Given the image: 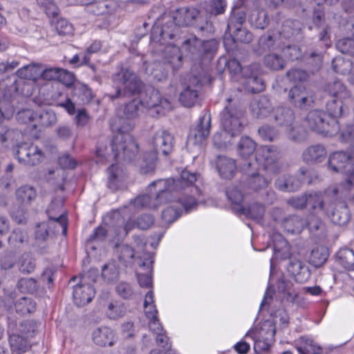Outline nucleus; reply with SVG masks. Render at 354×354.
Returning <instances> with one entry per match:
<instances>
[{"label": "nucleus", "instance_id": "1", "mask_svg": "<svg viewBox=\"0 0 354 354\" xmlns=\"http://www.w3.org/2000/svg\"><path fill=\"white\" fill-rule=\"evenodd\" d=\"M349 100L333 99L327 102L326 111L313 110L308 112L306 121L308 128L323 136L332 137L339 133L342 142H348L354 138V124L341 129L338 118H340Z\"/></svg>", "mask_w": 354, "mask_h": 354}, {"label": "nucleus", "instance_id": "2", "mask_svg": "<svg viewBox=\"0 0 354 354\" xmlns=\"http://www.w3.org/2000/svg\"><path fill=\"white\" fill-rule=\"evenodd\" d=\"M279 151L274 146H261L255 152L254 163L248 162L243 170L247 172L246 187L257 192L266 189L272 180V175L278 174Z\"/></svg>", "mask_w": 354, "mask_h": 354}, {"label": "nucleus", "instance_id": "3", "mask_svg": "<svg viewBox=\"0 0 354 354\" xmlns=\"http://www.w3.org/2000/svg\"><path fill=\"white\" fill-rule=\"evenodd\" d=\"M199 176L196 172H191L184 169L177 179L167 178L158 179L152 182L148 186V190L151 194H156L155 203L153 204L152 198L149 194H142L137 196L133 201V205L136 208L156 209L160 205L166 203L169 201L171 192H179L189 187L195 183Z\"/></svg>", "mask_w": 354, "mask_h": 354}, {"label": "nucleus", "instance_id": "4", "mask_svg": "<svg viewBox=\"0 0 354 354\" xmlns=\"http://www.w3.org/2000/svg\"><path fill=\"white\" fill-rule=\"evenodd\" d=\"M220 122L222 129L231 137L239 136L244 129V111L231 96L220 113Z\"/></svg>", "mask_w": 354, "mask_h": 354}, {"label": "nucleus", "instance_id": "5", "mask_svg": "<svg viewBox=\"0 0 354 354\" xmlns=\"http://www.w3.org/2000/svg\"><path fill=\"white\" fill-rule=\"evenodd\" d=\"M187 189H189L190 192H194L198 195L201 194L200 189L194 185V183L192 186L179 192H171L169 199L174 194L175 197L177 198V202L180 204L181 207H175L174 205H170L162 210V218L166 223H172L176 221L181 216L183 209L187 213L197 207L198 201L196 196L188 194L187 192Z\"/></svg>", "mask_w": 354, "mask_h": 354}, {"label": "nucleus", "instance_id": "6", "mask_svg": "<svg viewBox=\"0 0 354 354\" xmlns=\"http://www.w3.org/2000/svg\"><path fill=\"white\" fill-rule=\"evenodd\" d=\"M306 208L312 214H321L324 216L330 218L331 221L342 225L347 223L348 218L346 214L344 217L339 215L337 212L334 211V206L332 203H326L324 194L320 192H313L307 193Z\"/></svg>", "mask_w": 354, "mask_h": 354}, {"label": "nucleus", "instance_id": "7", "mask_svg": "<svg viewBox=\"0 0 354 354\" xmlns=\"http://www.w3.org/2000/svg\"><path fill=\"white\" fill-rule=\"evenodd\" d=\"M328 167L335 172L344 173L347 178L341 185L347 190L354 186V164L351 160V155L346 151H337L330 154L328 160Z\"/></svg>", "mask_w": 354, "mask_h": 354}, {"label": "nucleus", "instance_id": "8", "mask_svg": "<svg viewBox=\"0 0 354 354\" xmlns=\"http://www.w3.org/2000/svg\"><path fill=\"white\" fill-rule=\"evenodd\" d=\"M111 146L114 160H130L138 151V145L135 139L129 133L120 131L113 137Z\"/></svg>", "mask_w": 354, "mask_h": 354}, {"label": "nucleus", "instance_id": "9", "mask_svg": "<svg viewBox=\"0 0 354 354\" xmlns=\"http://www.w3.org/2000/svg\"><path fill=\"white\" fill-rule=\"evenodd\" d=\"M142 107L148 110L156 109L157 115L163 114L165 109L169 108L170 102L162 98L160 91L151 86L145 87L138 100Z\"/></svg>", "mask_w": 354, "mask_h": 354}, {"label": "nucleus", "instance_id": "10", "mask_svg": "<svg viewBox=\"0 0 354 354\" xmlns=\"http://www.w3.org/2000/svg\"><path fill=\"white\" fill-rule=\"evenodd\" d=\"M173 19L175 24L178 26H193L201 30L205 28L203 23L207 21L203 19L200 14V11L194 7H182L177 9L174 13Z\"/></svg>", "mask_w": 354, "mask_h": 354}, {"label": "nucleus", "instance_id": "11", "mask_svg": "<svg viewBox=\"0 0 354 354\" xmlns=\"http://www.w3.org/2000/svg\"><path fill=\"white\" fill-rule=\"evenodd\" d=\"M120 83L123 86L122 95L124 96H140L145 88L144 83L139 77L128 70L122 72ZM121 94L122 91L119 88L117 90L115 95L112 97V99L119 97Z\"/></svg>", "mask_w": 354, "mask_h": 354}, {"label": "nucleus", "instance_id": "12", "mask_svg": "<svg viewBox=\"0 0 354 354\" xmlns=\"http://www.w3.org/2000/svg\"><path fill=\"white\" fill-rule=\"evenodd\" d=\"M182 48L192 54H198L202 57H212L216 51L217 44L214 39L201 41L192 35L183 42Z\"/></svg>", "mask_w": 354, "mask_h": 354}, {"label": "nucleus", "instance_id": "13", "mask_svg": "<svg viewBox=\"0 0 354 354\" xmlns=\"http://www.w3.org/2000/svg\"><path fill=\"white\" fill-rule=\"evenodd\" d=\"M183 64V56L179 49H174L172 55L165 61L156 62L153 64L151 71L154 80L158 82L165 80L168 75L169 68L178 70Z\"/></svg>", "mask_w": 354, "mask_h": 354}, {"label": "nucleus", "instance_id": "14", "mask_svg": "<svg viewBox=\"0 0 354 354\" xmlns=\"http://www.w3.org/2000/svg\"><path fill=\"white\" fill-rule=\"evenodd\" d=\"M15 156L20 163L28 166L39 165L44 158V153L33 143L22 142L17 145Z\"/></svg>", "mask_w": 354, "mask_h": 354}, {"label": "nucleus", "instance_id": "15", "mask_svg": "<svg viewBox=\"0 0 354 354\" xmlns=\"http://www.w3.org/2000/svg\"><path fill=\"white\" fill-rule=\"evenodd\" d=\"M274 118L277 125L283 127L294 140L299 139L300 127L293 125L295 115L293 111L287 107H277L274 110Z\"/></svg>", "mask_w": 354, "mask_h": 354}, {"label": "nucleus", "instance_id": "16", "mask_svg": "<svg viewBox=\"0 0 354 354\" xmlns=\"http://www.w3.org/2000/svg\"><path fill=\"white\" fill-rule=\"evenodd\" d=\"M288 100L293 106L301 110L311 107L315 101L313 92L301 85H295L290 88Z\"/></svg>", "mask_w": 354, "mask_h": 354}, {"label": "nucleus", "instance_id": "17", "mask_svg": "<svg viewBox=\"0 0 354 354\" xmlns=\"http://www.w3.org/2000/svg\"><path fill=\"white\" fill-rule=\"evenodd\" d=\"M201 87V80L196 75L190 76L179 95V102L181 104L185 107L194 106L198 100Z\"/></svg>", "mask_w": 354, "mask_h": 354}, {"label": "nucleus", "instance_id": "18", "mask_svg": "<svg viewBox=\"0 0 354 354\" xmlns=\"http://www.w3.org/2000/svg\"><path fill=\"white\" fill-rule=\"evenodd\" d=\"M287 37L289 36L283 35L279 30H270L259 38V45L263 51L279 52Z\"/></svg>", "mask_w": 354, "mask_h": 354}, {"label": "nucleus", "instance_id": "19", "mask_svg": "<svg viewBox=\"0 0 354 354\" xmlns=\"http://www.w3.org/2000/svg\"><path fill=\"white\" fill-rule=\"evenodd\" d=\"M95 295L94 287L88 283H78L73 287V299L78 307L90 303Z\"/></svg>", "mask_w": 354, "mask_h": 354}, {"label": "nucleus", "instance_id": "20", "mask_svg": "<svg viewBox=\"0 0 354 354\" xmlns=\"http://www.w3.org/2000/svg\"><path fill=\"white\" fill-rule=\"evenodd\" d=\"M211 128V119L206 114L200 117L198 124L194 129V133L188 136V140L193 142L195 145H201L209 135Z\"/></svg>", "mask_w": 354, "mask_h": 354}, {"label": "nucleus", "instance_id": "21", "mask_svg": "<svg viewBox=\"0 0 354 354\" xmlns=\"http://www.w3.org/2000/svg\"><path fill=\"white\" fill-rule=\"evenodd\" d=\"M308 172L307 170L301 169L300 173L302 177L300 180L292 176H290L285 180L278 178L275 182V186L279 190L282 192H295L301 186V183L311 184L313 182V178L306 175Z\"/></svg>", "mask_w": 354, "mask_h": 354}, {"label": "nucleus", "instance_id": "22", "mask_svg": "<svg viewBox=\"0 0 354 354\" xmlns=\"http://www.w3.org/2000/svg\"><path fill=\"white\" fill-rule=\"evenodd\" d=\"M153 143L156 151L168 155L173 151L174 138L168 131L160 129L156 132Z\"/></svg>", "mask_w": 354, "mask_h": 354}, {"label": "nucleus", "instance_id": "23", "mask_svg": "<svg viewBox=\"0 0 354 354\" xmlns=\"http://www.w3.org/2000/svg\"><path fill=\"white\" fill-rule=\"evenodd\" d=\"M143 261L140 267H146L147 272L138 273L137 279L140 286L142 288H152L153 264L154 263V254L151 252L145 253L141 257Z\"/></svg>", "mask_w": 354, "mask_h": 354}, {"label": "nucleus", "instance_id": "24", "mask_svg": "<svg viewBox=\"0 0 354 354\" xmlns=\"http://www.w3.org/2000/svg\"><path fill=\"white\" fill-rule=\"evenodd\" d=\"M326 147L320 144L313 145L307 147L302 153L304 162L310 165L322 162L326 158Z\"/></svg>", "mask_w": 354, "mask_h": 354}, {"label": "nucleus", "instance_id": "25", "mask_svg": "<svg viewBox=\"0 0 354 354\" xmlns=\"http://www.w3.org/2000/svg\"><path fill=\"white\" fill-rule=\"evenodd\" d=\"M259 333L260 337L254 342V349L259 348L260 351L268 350L275 335V328L272 326V323L269 320H266L264 322L263 326L261 328Z\"/></svg>", "mask_w": 354, "mask_h": 354}, {"label": "nucleus", "instance_id": "26", "mask_svg": "<svg viewBox=\"0 0 354 354\" xmlns=\"http://www.w3.org/2000/svg\"><path fill=\"white\" fill-rule=\"evenodd\" d=\"M215 164L221 177L231 179L234 176L237 169L234 159L220 155L217 156Z\"/></svg>", "mask_w": 354, "mask_h": 354}, {"label": "nucleus", "instance_id": "27", "mask_svg": "<svg viewBox=\"0 0 354 354\" xmlns=\"http://www.w3.org/2000/svg\"><path fill=\"white\" fill-rule=\"evenodd\" d=\"M253 66L243 69L250 71V74L245 77L243 84V90L248 93H257L265 89V84L261 78L259 77L253 71Z\"/></svg>", "mask_w": 354, "mask_h": 354}, {"label": "nucleus", "instance_id": "28", "mask_svg": "<svg viewBox=\"0 0 354 354\" xmlns=\"http://www.w3.org/2000/svg\"><path fill=\"white\" fill-rule=\"evenodd\" d=\"M9 342L11 350L16 354H22L29 351L34 342L19 333H12L9 335Z\"/></svg>", "mask_w": 354, "mask_h": 354}, {"label": "nucleus", "instance_id": "29", "mask_svg": "<svg viewBox=\"0 0 354 354\" xmlns=\"http://www.w3.org/2000/svg\"><path fill=\"white\" fill-rule=\"evenodd\" d=\"M272 105L266 96H259L250 103L252 114L257 118L267 117L270 113Z\"/></svg>", "mask_w": 354, "mask_h": 354}, {"label": "nucleus", "instance_id": "30", "mask_svg": "<svg viewBox=\"0 0 354 354\" xmlns=\"http://www.w3.org/2000/svg\"><path fill=\"white\" fill-rule=\"evenodd\" d=\"M108 182L107 186L113 191L119 189L121 183L126 178V173L124 169L118 164H112L107 169Z\"/></svg>", "mask_w": 354, "mask_h": 354}, {"label": "nucleus", "instance_id": "31", "mask_svg": "<svg viewBox=\"0 0 354 354\" xmlns=\"http://www.w3.org/2000/svg\"><path fill=\"white\" fill-rule=\"evenodd\" d=\"M324 91L333 99L351 100V96L345 85L339 80H335L333 82H328Z\"/></svg>", "mask_w": 354, "mask_h": 354}, {"label": "nucleus", "instance_id": "32", "mask_svg": "<svg viewBox=\"0 0 354 354\" xmlns=\"http://www.w3.org/2000/svg\"><path fill=\"white\" fill-rule=\"evenodd\" d=\"M115 0H95L87 12L96 16L111 14L116 8Z\"/></svg>", "mask_w": 354, "mask_h": 354}, {"label": "nucleus", "instance_id": "33", "mask_svg": "<svg viewBox=\"0 0 354 354\" xmlns=\"http://www.w3.org/2000/svg\"><path fill=\"white\" fill-rule=\"evenodd\" d=\"M353 63L349 59L342 57H336L332 60L333 71L339 74H349L348 80L351 84H354V70L352 71Z\"/></svg>", "mask_w": 354, "mask_h": 354}, {"label": "nucleus", "instance_id": "34", "mask_svg": "<svg viewBox=\"0 0 354 354\" xmlns=\"http://www.w3.org/2000/svg\"><path fill=\"white\" fill-rule=\"evenodd\" d=\"M257 147L256 142L248 136L241 137L238 146L237 151L240 157L246 161L243 163L242 169L247 167L248 158L253 154Z\"/></svg>", "mask_w": 354, "mask_h": 354}, {"label": "nucleus", "instance_id": "35", "mask_svg": "<svg viewBox=\"0 0 354 354\" xmlns=\"http://www.w3.org/2000/svg\"><path fill=\"white\" fill-rule=\"evenodd\" d=\"M93 339L100 346H112L114 344L113 331L107 327L97 328L93 333Z\"/></svg>", "mask_w": 354, "mask_h": 354}, {"label": "nucleus", "instance_id": "36", "mask_svg": "<svg viewBox=\"0 0 354 354\" xmlns=\"http://www.w3.org/2000/svg\"><path fill=\"white\" fill-rule=\"evenodd\" d=\"M16 199L21 205H28L34 201L37 196L36 189L29 185H22L15 192Z\"/></svg>", "mask_w": 354, "mask_h": 354}, {"label": "nucleus", "instance_id": "37", "mask_svg": "<svg viewBox=\"0 0 354 354\" xmlns=\"http://www.w3.org/2000/svg\"><path fill=\"white\" fill-rule=\"evenodd\" d=\"M337 263L348 271H354V252L349 248L340 249L335 254Z\"/></svg>", "mask_w": 354, "mask_h": 354}, {"label": "nucleus", "instance_id": "38", "mask_svg": "<svg viewBox=\"0 0 354 354\" xmlns=\"http://www.w3.org/2000/svg\"><path fill=\"white\" fill-rule=\"evenodd\" d=\"M282 226L288 233L299 234L305 227V221L299 216L292 215L283 219Z\"/></svg>", "mask_w": 354, "mask_h": 354}, {"label": "nucleus", "instance_id": "39", "mask_svg": "<svg viewBox=\"0 0 354 354\" xmlns=\"http://www.w3.org/2000/svg\"><path fill=\"white\" fill-rule=\"evenodd\" d=\"M238 212L245 216L247 218H250L255 221H259L263 217L265 208L263 205L255 203L248 205V207L241 206L238 209Z\"/></svg>", "mask_w": 354, "mask_h": 354}, {"label": "nucleus", "instance_id": "40", "mask_svg": "<svg viewBox=\"0 0 354 354\" xmlns=\"http://www.w3.org/2000/svg\"><path fill=\"white\" fill-rule=\"evenodd\" d=\"M297 349L300 354H319L322 348L317 346L313 339L301 337L297 343Z\"/></svg>", "mask_w": 354, "mask_h": 354}, {"label": "nucleus", "instance_id": "41", "mask_svg": "<svg viewBox=\"0 0 354 354\" xmlns=\"http://www.w3.org/2000/svg\"><path fill=\"white\" fill-rule=\"evenodd\" d=\"M17 75L21 79L36 81L41 77V65L32 64L23 66L17 70Z\"/></svg>", "mask_w": 354, "mask_h": 354}, {"label": "nucleus", "instance_id": "42", "mask_svg": "<svg viewBox=\"0 0 354 354\" xmlns=\"http://www.w3.org/2000/svg\"><path fill=\"white\" fill-rule=\"evenodd\" d=\"M39 326L38 322L33 320L23 321L20 323L17 332L32 341L33 337L39 332Z\"/></svg>", "mask_w": 354, "mask_h": 354}, {"label": "nucleus", "instance_id": "43", "mask_svg": "<svg viewBox=\"0 0 354 354\" xmlns=\"http://www.w3.org/2000/svg\"><path fill=\"white\" fill-rule=\"evenodd\" d=\"M263 62L265 66L272 71L282 70L286 65V62L281 53H269L264 57Z\"/></svg>", "mask_w": 354, "mask_h": 354}, {"label": "nucleus", "instance_id": "44", "mask_svg": "<svg viewBox=\"0 0 354 354\" xmlns=\"http://www.w3.org/2000/svg\"><path fill=\"white\" fill-rule=\"evenodd\" d=\"M17 290L24 294H34L39 288L37 281L32 277H22L17 283Z\"/></svg>", "mask_w": 354, "mask_h": 354}, {"label": "nucleus", "instance_id": "45", "mask_svg": "<svg viewBox=\"0 0 354 354\" xmlns=\"http://www.w3.org/2000/svg\"><path fill=\"white\" fill-rule=\"evenodd\" d=\"M328 257V253L324 247H317L311 251L309 263L315 268L322 266Z\"/></svg>", "mask_w": 354, "mask_h": 354}, {"label": "nucleus", "instance_id": "46", "mask_svg": "<svg viewBox=\"0 0 354 354\" xmlns=\"http://www.w3.org/2000/svg\"><path fill=\"white\" fill-rule=\"evenodd\" d=\"M286 77L288 81L295 85H301L306 82L309 75L306 70L299 68H291L286 72Z\"/></svg>", "mask_w": 354, "mask_h": 354}, {"label": "nucleus", "instance_id": "47", "mask_svg": "<svg viewBox=\"0 0 354 354\" xmlns=\"http://www.w3.org/2000/svg\"><path fill=\"white\" fill-rule=\"evenodd\" d=\"M18 268L23 274H30L35 270V262L30 254L25 253L21 256L18 262Z\"/></svg>", "mask_w": 354, "mask_h": 354}, {"label": "nucleus", "instance_id": "48", "mask_svg": "<svg viewBox=\"0 0 354 354\" xmlns=\"http://www.w3.org/2000/svg\"><path fill=\"white\" fill-rule=\"evenodd\" d=\"M226 195L232 205L238 206L237 209L241 206H243L242 205L243 201V194L236 186L228 187L226 189Z\"/></svg>", "mask_w": 354, "mask_h": 354}, {"label": "nucleus", "instance_id": "49", "mask_svg": "<svg viewBox=\"0 0 354 354\" xmlns=\"http://www.w3.org/2000/svg\"><path fill=\"white\" fill-rule=\"evenodd\" d=\"M28 236L26 231L21 229H15L8 237V243L15 247H19L24 242H27Z\"/></svg>", "mask_w": 354, "mask_h": 354}, {"label": "nucleus", "instance_id": "50", "mask_svg": "<svg viewBox=\"0 0 354 354\" xmlns=\"http://www.w3.org/2000/svg\"><path fill=\"white\" fill-rule=\"evenodd\" d=\"M279 52L286 61L297 60L301 54L300 48L295 45L285 46L284 44Z\"/></svg>", "mask_w": 354, "mask_h": 354}, {"label": "nucleus", "instance_id": "51", "mask_svg": "<svg viewBox=\"0 0 354 354\" xmlns=\"http://www.w3.org/2000/svg\"><path fill=\"white\" fill-rule=\"evenodd\" d=\"M37 4L43 8L46 15L55 18L59 14V8L55 3V0H37Z\"/></svg>", "mask_w": 354, "mask_h": 354}, {"label": "nucleus", "instance_id": "52", "mask_svg": "<svg viewBox=\"0 0 354 354\" xmlns=\"http://www.w3.org/2000/svg\"><path fill=\"white\" fill-rule=\"evenodd\" d=\"M95 154L98 158V160L96 161L97 164L107 161L108 157L110 156L107 140H99L97 141Z\"/></svg>", "mask_w": 354, "mask_h": 354}, {"label": "nucleus", "instance_id": "53", "mask_svg": "<svg viewBox=\"0 0 354 354\" xmlns=\"http://www.w3.org/2000/svg\"><path fill=\"white\" fill-rule=\"evenodd\" d=\"M245 21V14L243 12H234L231 15L227 26V30L231 31L242 28L243 24Z\"/></svg>", "mask_w": 354, "mask_h": 354}, {"label": "nucleus", "instance_id": "54", "mask_svg": "<svg viewBox=\"0 0 354 354\" xmlns=\"http://www.w3.org/2000/svg\"><path fill=\"white\" fill-rule=\"evenodd\" d=\"M19 133L17 131L8 128L7 127H0V142L2 145H7L8 142H14L17 141Z\"/></svg>", "mask_w": 354, "mask_h": 354}, {"label": "nucleus", "instance_id": "55", "mask_svg": "<svg viewBox=\"0 0 354 354\" xmlns=\"http://www.w3.org/2000/svg\"><path fill=\"white\" fill-rule=\"evenodd\" d=\"M234 42L248 44L252 41V34L245 28L229 31Z\"/></svg>", "mask_w": 354, "mask_h": 354}, {"label": "nucleus", "instance_id": "56", "mask_svg": "<svg viewBox=\"0 0 354 354\" xmlns=\"http://www.w3.org/2000/svg\"><path fill=\"white\" fill-rule=\"evenodd\" d=\"M336 47L343 54L354 56V39L345 37L339 39L336 43Z\"/></svg>", "mask_w": 354, "mask_h": 354}, {"label": "nucleus", "instance_id": "57", "mask_svg": "<svg viewBox=\"0 0 354 354\" xmlns=\"http://www.w3.org/2000/svg\"><path fill=\"white\" fill-rule=\"evenodd\" d=\"M158 311H145L146 317L149 319V328L154 334L162 332L159 319H158Z\"/></svg>", "mask_w": 354, "mask_h": 354}, {"label": "nucleus", "instance_id": "58", "mask_svg": "<svg viewBox=\"0 0 354 354\" xmlns=\"http://www.w3.org/2000/svg\"><path fill=\"white\" fill-rule=\"evenodd\" d=\"M57 81L66 87H71L75 82V75L73 72L60 68Z\"/></svg>", "mask_w": 354, "mask_h": 354}, {"label": "nucleus", "instance_id": "59", "mask_svg": "<svg viewBox=\"0 0 354 354\" xmlns=\"http://www.w3.org/2000/svg\"><path fill=\"white\" fill-rule=\"evenodd\" d=\"M117 294L124 299H129L134 291L131 285L127 282L121 281L115 287Z\"/></svg>", "mask_w": 354, "mask_h": 354}, {"label": "nucleus", "instance_id": "60", "mask_svg": "<svg viewBox=\"0 0 354 354\" xmlns=\"http://www.w3.org/2000/svg\"><path fill=\"white\" fill-rule=\"evenodd\" d=\"M55 30L60 36H66L73 34V26L65 19H59L55 24Z\"/></svg>", "mask_w": 354, "mask_h": 354}, {"label": "nucleus", "instance_id": "61", "mask_svg": "<svg viewBox=\"0 0 354 354\" xmlns=\"http://www.w3.org/2000/svg\"><path fill=\"white\" fill-rule=\"evenodd\" d=\"M260 137L264 141L272 142L274 140L277 136V131L269 125H263L258 130Z\"/></svg>", "mask_w": 354, "mask_h": 354}, {"label": "nucleus", "instance_id": "62", "mask_svg": "<svg viewBox=\"0 0 354 354\" xmlns=\"http://www.w3.org/2000/svg\"><path fill=\"white\" fill-rule=\"evenodd\" d=\"M140 102L138 100L133 99L127 103L124 109V114L128 119H131L138 115L140 110Z\"/></svg>", "mask_w": 354, "mask_h": 354}, {"label": "nucleus", "instance_id": "63", "mask_svg": "<svg viewBox=\"0 0 354 354\" xmlns=\"http://www.w3.org/2000/svg\"><path fill=\"white\" fill-rule=\"evenodd\" d=\"M154 223V218L149 214H143L136 218V227L139 230H146L149 229Z\"/></svg>", "mask_w": 354, "mask_h": 354}, {"label": "nucleus", "instance_id": "64", "mask_svg": "<svg viewBox=\"0 0 354 354\" xmlns=\"http://www.w3.org/2000/svg\"><path fill=\"white\" fill-rule=\"evenodd\" d=\"M307 193L301 196H292L287 200V204L297 209H304L306 208Z\"/></svg>", "mask_w": 354, "mask_h": 354}]
</instances>
